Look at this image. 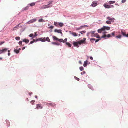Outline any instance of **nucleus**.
<instances>
[{
  "instance_id": "nucleus-30",
  "label": "nucleus",
  "mask_w": 128,
  "mask_h": 128,
  "mask_svg": "<svg viewBox=\"0 0 128 128\" xmlns=\"http://www.w3.org/2000/svg\"><path fill=\"white\" fill-rule=\"evenodd\" d=\"M83 27H84V26H81L80 27L77 28L76 29V30H79L82 29V28H83Z\"/></svg>"
},
{
  "instance_id": "nucleus-25",
  "label": "nucleus",
  "mask_w": 128,
  "mask_h": 128,
  "mask_svg": "<svg viewBox=\"0 0 128 128\" xmlns=\"http://www.w3.org/2000/svg\"><path fill=\"white\" fill-rule=\"evenodd\" d=\"M53 38L54 40H58V38L55 36H54L53 37Z\"/></svg>"
},
{
  "instance_id": "nucleus-34",
  "label": "nucleus",
  "mask_w": 128,
  "mask_h": 128,
  "mask_svg": "<svg viewBox=\"0 0 128 128\" xmlns=\"http://www.w3.org/2000/svg\"><path fill=\"white\" fill-rule=\"evenodd\" d=\"M121 32L123 36H126V34L124 32L122 31H121Z\"/></svg>"
},
{
  "instance_id": "nucleus-54",
  "label": "nucleus",
  "mask_w": 128,
  "mask_h": 128,
  "mask_svg": "<svg viewBox=\"0 0 128 128\" xmlns=\"http://www.w3.org/2000/svg\"><path fill=\"white\" fill-rule=\"evenodd\" d=\"M100 40V39H98L96 40L95 42H98Z\"/></svg>"
},
{
  "instance_id": "nucleus-23",
  "label": "nucleus",
  "mask_w": 128,
  "mask_h": 128,
  "mask_svg": "<svg viewBox=\"0 0 128 128\" xmlns=\"http://www.w3.org/2000/svg\"><path fill=\"white\" fill-rule=\"evenodd\" d=\"M38 21L39 22H45L44 20H43V19H42V18H41V19L38 20Z\"/></svg>"
},
{
  "instance_id": "nucleus-56",
  "label": "nucleus",
  "mask_w": 128,
  "mask_h": 128,
  "mask_svg": "<svg viewBox=\"0 0 128 128\" xmlns=\"http://www.w3.org/2000/svg\"><path fill=\"white\" fill-rule=\"evenodd\" d=\"M17 29V28L15 27H14L13 29V30H16Z\"/></svg>"
},
{
  "instance_id": "nucleus-61",
  "label": "nucleus",
  "mask_w": 128,
  "mask_h": 128,
  "mask_svg": "<svg viewBox=\"0 0 128 128\" xmlns=\"http://www.w3.org/2000/svg\"><path fill=\"white\" fill-rule=\"evenodd\" d=\"M32 92H30V93H29V95H30V96H31L32 94Z\"/></svg>"
},
{
  "instance_id": "nucleus-29",
  "label": "nucleus",
  "mask_w": 128,
  "mask_h": 128,
  "mask_svg": "<svg viewBox=\"0 0 128 128\" xmlns=\"http://www.w3.org/2000/svg\"><path fill=\"white\" fill-rule=\"evenodd\" d=\"M14 52L16 53V54L18 53L19 52V50H14Z\"/></svg>"
},
{
  "instance_id": "nucleus-53",
  "label": "nucleus",
  "mask_w": 128,
  "mask_h": 128,
  "mask_svg": "<svg viewBox=\"0 0 128 128\" xmlns=\"http://www.w3.org/2000/svg\"><path fill=\"white\" fill-rule=\"evenodd\" d=\"M115 32H113L112 34V35L113 36H114V35Z\"/></svg>"
},
{
  "instance_id": "nucleus-27",
  "label": "nucleus",
  "mask_w": 128,
  "mask_h": 128,
  "mask_svg": "<svg viewBox=\"0 0 128 128\" xmlns=\"http://www.w3.org/2000/svg\"><path fill=\"white\" fill-rule=\"evenodd\" d=\"M90 40L91 42L93 43L94 41L95 40V39L94 38H92L90 39Z\"/></svg>"
},
{
  "instance_id": "nucleus-9",
  "label": "nucleus",
  "mask_w": 128,
  "mask_h": 128,
  "mask_svg": "<svg viewBox=\"0 0 128 128\" xmlns=\"http://www.w3.org/2000/svg\"><path fill=\"white\" fill-rule=\"evenodd\" d=\"M52 2H49L48 4L46 5L47 8L51 7L52 6Z\"/></svg>"
},
{
  "instance_id": "nucleus-59",
  "label": "nucleus",
  "mask_w": 128,
  "mask_h": 128,
  "mask_svg": "<svg viewBox=\"0 0 128 128\" xmlns=\"http://www.w3.org/2000/svg\"><path fill=\"white\" fill-rule=\"evenodd\" d=\"M25 47H23L22 48V50H24V49H25Z\"/></svg>"
},
{
  "instance_id": "nucleus-22",
  "label": "nucleus",
  "mask_w": 128,
  "mask_h": 128,
  "mask_svg": "<svg viewBox=\"0 0 128 128\" xmlns=\"http://www.w3.org/2000/svg\"><path fill=\"white\" fill-rule=\"evenodd\" d=\"M66 44L69 47H70L72 46V45L69 42H66Z\"/></svg>"
},
{
  "instance_id": "nucleus-7",
  "label": "nucleus",
  "mask_w": 128,
  "mask_h": 128,
  "mask_svg": "<svg viewBox=\"0 0 128 128\" xmlns=\"http://www.w3.org/2000/svg\"><path fill=\"white\" fill-rule=\"evenodd\" d=\"M104 6L106 8H109L112 7H114V6L112 5L109 6L106 4H104Z\"/></svg>"
},
{
  "instance_id": "nucleus-11",
  "label": "nucleus",
  "mask_w": 128,
  "mask_h": 128,
  "mask_svg": "<svg viewBox=\"0 0 128 128\" xmlns=\"http://www.w3.org/2000/svg\"><path fill=\"white\" fill-rule=\"evenodd\" d=\"M107 19L108 20H110L112 22H113L114 20V18H111L110 16L107 17Z\"/></svg>"
},
{
  "instance_id": "nucleus-60",
  "label": "nucleus",
  "mask_w": 128,
  "mask_h": 128,
  "mask_svg": "<svg viewBox=\"0 0 128 128\" xmlns=\"http://www.w3.org/2000/svg\"><path fill=\"white\" fill-rule=\"evenodd\" d=\"M90 59L91 60H93V58L92 57H90Z\"/></svg>"
},
{
  "instance_id": "nucleus-35",
  "label": "nucleus",
  "mask_w": 128,
  "mask_h": 128,
  "mask_svg": "<svg viewBox=\"0 0 128 128\" xmlns=\"http://www.w3.org/2000/svg\"><path fill=\"white\" fill-rule=\"evenodd\" d=\"M36 33H37V32H35V33H34V34H35L34 35V36H33V37L32 38H34L36 36H37L38 35L36 34Z\"/></svg>"
},
{
  "instance_id": "nucleus-16",
  "label": "nucleus",
  "mask_w": 128,
  "mask_h": 128,
  "mask_svg": "<svg viewBox=\"0 0 128 128\" xmlns=\"http://www.w3.org/2000/svg\"><path fill=\"white\" fill-rule=\"evenodd\" d=\"M95 32H90L91 34V36L92 37L95 36H96V33L94 34Z\"/></svg>"
},
{
  "instance_id": "nucleus-47",
  "label": "nucleus",
  "mask_w": 128,
  "mask_h": 128,
  "mask_svg": "<svg viewBox=\"0 0 128 128\" xmlns=\"http://www.w3.org/2000/svg\"><path fill=\"white\" fill-rule=\"evenodd\" d=\"M4 43V42H0V45H2Z\"/></svg>"
},
{
  "instance_id": "nucleus-4",
  "label": "nucleus",
  "mask_w": 128,
  "mask_h": 128,
  "mask_svg": "<svg viewBox=\"0 0 128 128\" xmlns=\"http://www.w3.org/2000/svg\"><path fill=\"white\" fill-rule=\"evenodd\" d=\"M46 40V39L45 37L42 38H40L36 39V41H40L42 42H45Z\"/></svg>"
},
{
  "instance_id": "nucleus-37",
  "label": "nucleus",
  "mask_w": 128,
  "mask_h": 128,
  "mask_svg": "<svg viewBox=\"0 0 128 128\" xmlns=\"http://www.w3.org/2000/svg\"><path fill=\"white\" fill-rule=\"evenodd\" d=\"M46 40L48 42H50V40L48 37H46Z\"/></svg>"
},
{
  "instance_id": "nucleus-15",
  "label": "nucleus",
  "mask_w": 128,
  "mask_h": 128,
  "mask_svg": "<svg viewBox=\"0 0 128 128\" xmlns=\"http://www.w3.org/2000/svg\"><path fill=\"white\" fill-rule=\"evenodd\" d=\"M103 27L104 30H109L110 29V27L108 26H104Z\"/></svg>"
},
{
  "instance_id": "nucleus-63",
  "label": "nucleus",
  "mask_w": 128,
  "mask_h": 128,
  "mask_svg": "<svg viewBox=\"0 0 128 128\" xmlns=\"http://www.w3.org/2000/svg\"><path fill=\"white\" fill-rule=\"evenodd\" d=\"M125 36L128 37V34H127L126 35V36Z\"/></svg>"
},
{
  "instance_id": "nucleus-51",
  "label": "nucleus",
  "mask_w": 128,
  "mask_h": 128,
  "mask_svg": "<svg viewBox=\"0 0 128 128\" xmlns=\"http://www.w3.org/2000/svg\"><path fill=\"white\" fill-rule=\"evenodd\" d=\"M126 1V0H122V3L125 2Z\"/></svg>"
},
{
  "instance_id": "nucleus-26",
  "label": "nucleus",
  "mask_w": 128,
  "mask_h": 128,
  "mask_svg": "<svg viewBox=\"0 0 128 128\" xmlns=\"http://www.w3.org/2000/svg\"><path fill=\"white\" fill-rule=\"evenodd\" d=\"M59 25L60 27H62L64 26V24L62 22H59Z\"/></svg>"
},
{
  "instance_id": "nucleus-5",
  "label": "nucleus",
  "mask_w": 128,
  "mask_h": 128,
  "mask_svg": "<svg viewBox=\"0 0 128 128\" xmlns=\"http://www.w3.org/2000/svg\"><path fill=\"white\" fill-rule=\"evenodd\" d=\"M72 43L74 46L76 47L77 48H78L79 47L78 45L79 44L78 41L77 42H73Z\"/></svg>"
},
{
  "instance_id": "nucleus-62",
  "label": "nucleus",
  "mask_w": 128,
  "mask_h": 128,
  "mask_svg": "<svg viewBox=\"0 0 128 128\" xmlns=\"http://www.w3.org/2000/svg\"><path fill=\"white\" fill-rule=\"evenodd\" d=\"M79 63L80 64H82V62H81V61H79Z\"/></svg>"
},
{
  "instance_id": "nucleus-28",
  "label": "nucleus",
  "mask_w": 128,
  "mask_h": 128,
  "mask_svg": "<svg viewBox=\"0 0 128 128\" xmlns=\"http://www.w3.org/2000/svg\"><path fill=\"white\" fill-rule=\"evenodd\" d=\"M115 2L114 1H110L108 3L110 4H113L115 3Z\"/></svg>"
},
{
  "instance_id": "nucleus-38",
  "label": "nucleus",
  "mask_w": 128,
  "mask_h": 128,
  "mask_svg": "<svg viewBox=\"0 0 128 128\" xmlns=\"http://www.w3.org/2000/svg\"><path fill=\"white\" fill-rule=\"evenodd\" d=\"M17 40H19L20 39V38L19 37H16L15 38Z\"/></svg>"
},
{
  "instance_id": "nucleus-18",
  "label": "nucleus",
  "mask_w": 128,
  "mask_h": 128,
  "mask_svg": "<svg viewBox=\"0 0 128 128\" xmlns=\"http://www.w3.org/2000/svg\"><path fill=\"white\" fill-rule=\"evenodd\" d=\"M59 22H54V24L56 26L58 27L59 25Z\"/></svg>"
},
{
  "instance_id": "nucleus-57",
  "label": "nucleus",
  "mask_w": 128,
  "mask_h": 128,
  "mask_svg": "<svg viewBox=\"0 0 128 128\" xmlns=\"http://www.w3.org/2000/svg\"><path fill=\"white\" fill-rule=\"evenodd\" d=\"M33 42H37V41H36V40L34 39H33Z\"/></svg>"
},
{
  "instance_id": "nucleus-2",
  "label": "nucleus",
  "mask_w": 128,
  "mask_h": 128,
  "mask_svg": "<svg viewBox=\"0 0 128 128\" xmlns=\"http://www.w3.org/2000/svg\"><path fill=\"white\" fill-rule=\"evenodd\" d=\"M86 38H84L83 40L78 41L79 44H85L86 42Z\"/></svg>"
},
{
  "instance_id": "nucleus-20",
  "label": "nucleus",
  "mask_w": 128,
  "mask_h": 128,
  "mask_svg": "<svg viewBox=\"0 0 128 128\" xmlns=\"http://www.w3.org/2000/svg\"><path fill=\"white\" fill-rule=\"evenodd\" d=\"M46 8H47L46 5L42 6L40 8L41 9H44Z\"/></svg>"
},
{
  "instance_id": "nucleus-58",
  "label": "nucleus",
  "mask_w": 128,
  "mask_h": 128,
  "mask_svg": "<svg viewBox=\"0 0 128 128\" xmlns=\"http://www.w3.org/2000/svg\"><path fill=\"white\" fill-rule=\"evenodd\" d=\"M33 42H34L33 41H30V44H32L33 43Z\"/></svg>"
},
{
  "instance_id": "nucleus-33",
  "label": "nucleus",
  "mask_w": 128,
  "mask_h": 128,
  "mask_svg": "<svg viewBox=\"0 0 128 128\" xmlns=\"http://www.w3.org/2000/svg\"><path fill=\"white\" fill-rule=\"evenodd\" d=\"M86 32L85 30L82 31L80 32L82 34H83L84 33H85Z\"/></svg>"
},
{
  "instance_id": "nucleus-8",
  "label": "nucleus",
  "mask_w": 128,
  "mask_h": 128,
  "mask_svg": "<svg viewBox=\"0 0 128 128\" xmlns=\"http://www.w3.org/2000/svg\"><path fill=\"white\" fill-rule=\"evenodd\" d=\"M62 30H57V29H55L54 30V31L55 32H56L58 33H60L62 34Z\"/></svg>"
},
{
  "instance_id": "nucleus-64",
  "label": "nucleus",
  "mask_w": 128,
  "mask_h": 128,
  "mask_svg": "<svg viewBox=\"0 0 128 128\" xmlns=\"http://www.w3.org/2000/svg\"><path fill=\"white\" fill-rule=\"evenodd\" d=\"M56 45H59V44L58 43H57V44H56Z\"/></svg>"
},
{
  "instance_id": "nucleus-42",
  "label": "nucleus",
  "mask_w": 128,
  "mask_h": 128,
  "mask_svg": "<svg viewBox=\"0 0 128 128\" xmlns=\"http://www.w3.org/2000/svg\"><path fill=\"white\" fill-rule=\"evenodd\" d=\"M74 78L77 80L78 81H79L80 79L79 78H78L76 76H74Z\"/></svg>"
},
{
  "instance_id": "nucleus-50",
  "label": "nucleus",
  "mask_w": 128,
  "mask_h": 128,
  "mask_svg": "<svg viewBox=\"0 0 128 128\" xmlns=\"http://www.w3.org/2000/svg\"><path fill=\"white\" fill-rule=\"evenodd\" d=\"M8 56H9L10 55V50H8Z\"/></svg>"
},
{
  "instance_id": "nucleus-3",
  "label": "nucleus",
  "mask_w": 128,
  "mask_h": 128,
  "mask_svg": "<svg viewBox=\"0 0 128 128\" xmlns=\"http://www.w3.org/2000/svg\"><path fill=\"white\" fill-rule=\"evenodd\" d=\"M36 20V18L33 19L27 22L28 24H30L33 23L34 22H35Z\"/></svg>"
},
{
  "instance_id": "nucleus-21",
  "label": "nucleus",
  "mask_w": 128,
  "mask_h": 128,
  "mask_svg": "<svg viewBox=\"0 0 128 128\" xmlns=\"http://www.w3.org/2000/svg\"><path fill=\"white\" fill-rule=\"evenodd\" d=\"M88 62V61L87 60H86L84 62V64L83 66L84 67H86L87 66V63Z\"/></svg>"
},
{
  "instance_id": "nucleus-45",
  "label": "nucleus",
  "mask_w": 128,
  "mask_h": 128,
  "mask_svg": "<svg viewBox=\"0 0 128 128\" xmlns=\"http://www.w3.org/2000/svg\"><path fill=\"white\" fill-rule=\"evenodd\" d=\"M67 40V38H66L64 40H63V42L64 43L66 42Z\"/></svg>"
},
{
  "instance_id": "nucleus-41",
  "label": "nucleus",
  "mask_w": 128,
  "mask_h": 128,
  "mask_svg": "<svg viewBox=\"0 0 128 128\" xmlns=\"http://www.w3.org/2000/svg\"><path fill=\"white\" fill-rule=\"evenodd\" d=\"M80 69L81 71H82L84 70V68L82 66H81L80 67Z\"/></svg>"
},
{
  "instance_id": "nucleus-52",
  "label": "nucleus",
  "mask_w": 128,
  "mask_h": 128,
  "mask_svg": "<svg viewBox=\"0 0 128 128\" xmlns=\"http://www.w3.org/2000/svg\"><path fill=\"white\" fill-rule=\"evenodd\" d=\"M49 28H50L52 29H53L54 28V26H51L49 27Z\"/></svg>"
},
{
  "instance_id": "nucleus-13",
  "label": "nucleus",
  "mask_w": 128,
  "mask_h": 128,
  "mask_svg": "<svg viewBox=\"0 0 128 128\" xmlns=\"http://www.w3.org/2000/svg\"><path fill=\"white\" fill-rule=\"evenodd\" d=\"M111 36V35L110 34H108L107 35H106L105 34H104L102 36V38H105L106 37L108 38H109Z\"/></svg>"
},
{
  "instance_id": "nucleus-39",
  "label": "nucleus",
  "mask_w": 128,
  "mask_h": 128,
  "mask_svg": "<svg viewBox=\"0 0 128 128\" xmlns=\"http://www.w3.org/2000/svg\"><path fill=\"white\" fill-rule=\"evenodd\" d=\"M58 41L60 42H63V40L62 39H58Z\"/></svg>"
},
{
  "instance_id": "nucleus-49",
  "label": "nucleus",
  "mask_w": 128,
  "mask_h": 128,
  "mask_svg": "<svg viewBox=\"0 0 128 128\" xmlns=\"http://www.w3.org/2000/svg\"><path fill=\"white\" fill-rule=\"evenodd\" d=\"M85 73V72L84 71H83L82 72H81V74L82 75H83Z\"/></svg>"
},
{
  "instance_id": "nucleus-36",
  "label": "nucleus",
  "mask_w": 128,
  "mask_h": 128,
  "mask_svg": "<svg viewBox=\"0 0 128 128\" xmlns=\"http://www.w3.org/2000/svg\"><path fill=\"white\" fill-rule=\"evenodd\" d=\"M96 36L97 38H100L99 35L97 33H96V36Z\"/></svg>"
},
{
  "instance_id": "nucleus-46",
  "label": "nucleus",
  "mask_w": 128,
  "mask_h": 128,
  "mask_svg": "<svg viewBox=\"0 0 128 128\" xmlns=\"http://www.w3.org/2000/svg\"><path fill=\"white\" fill-rule=\"evenodd\" d=\"M33 36H34V35H33V34H30V35H29V36L30 37H32V38L33 37Z\"/></svg>"
},
{
  "instance_id": "nucleus-32",
  "label": "nucleus",
  "mask_w": 128,
  "mask_h": 128,
  "mask_svg": "<svg viewBox=\"0 0 128 128\" xmlns=\"http://www.w3.org/2000/svg\"><path fill=\"white\" fill-rule=\"evenodd\" d=\"M29 7V6L28 5V6H26V7H25L24 8V10H28V9Z\"/></svg>"
},
{
  "instance_id": "nucleus-17",
  "label": "nucleus",
  "mask_w": 128,
  "mask_h": 128,
  "mask_svg": "<svg viewBox=\"0 0 128 128\" xmlns=\"http://www.w3.org/2000/svg\"><path fill=\"white\" fill-rule=\"evenodd\" d=\"M102 31H104V30H103V27L102 28H101L100 29H98V32L100 33H101V32H102Z\"/></svg>"
},
{
  "instance_id": "nucleus-55",
  "label": "nucleus",
  "mask_w": 128,
  "mask_h": 128,
  "mask_svg": "<svg viewBox=\"0 0 128 128\" xmlns=\"http://www.w3.org/2000/svg\"><path fill=\"white\" fill-rule=\"evenodd\" d=\"M52 44H53L56 45L57 44V43L55 42H52Z\"/></svg>"
},
{
  "instance_id": "nucleus-14",
  "label": "nucleus",
  "mask_w": 128,
  "mask_h": 128,
  "mask_svg": "<svg viewBox=\"0 0 128 128\" xmlns=\"http://www.w3.org/2000/svg\"><path fill=\"white\" fill-rule=\"evenodd\" d=\"M69 32L70 33V34H71L72 35L74 36H78L77 34L75 32H72L71 31H70Z\"/></svg>"
},
{
  "instance_id": "nucleus-24",
  "label": "nucleus",
  "mask_w": 128,
  "mask_h": 128,
  "mask_svg": "<svg viewBox=\"0 0 128 128\" xmlns=\"http://www.w3.org/2000/svg\"><path fill=\"white\" fill-rule=\"evenodd\" d=\"M35 3L34 2H32L30 4H28V5L30 6H34L35 5Z\"/></svg>"
},
{
  "instance_id": "nucleus-31",
  "label": "nucleus",
  "mask_w": 128,
  "mask_h": 128,
  "mask_svg": "<svg viewBox=\"0 0 128 128\" xmlns=\"http://www.w3.org/2000/svg\"><path fill=\"white\" fill-rule=\"evenodd\" d=\"M106 24H110L112 23L109 20L106 21Z\"/></svg>"
},
{
  "instance_id": "nucleus-48",
  "label": "nucleus",
  "mask_w": 128,
  "mask_h": 128,
  "mask_svg": "<svg viewBox=\"0 0 128 128\" xmlns=\"http://www.w3.org/2000/svg\"><path fill=\"white\" fill-rule=\"evenodd\" d=\"M35 102V101L34 100H32L31 101L30 103L33 104V103H34Z\"/></svg>"
},
{
  "instance_id": "nucleus-44",
  "label": "nucleus",
  "mask_w": 128,
  "mask_h": 128,
  "mask_svg": "<svg viewBox=\"0 0 128 128\" xmlns=\"http://www.w3.org/2000/svg\"><path fill=\"white\" fill-rule=\"evenodd\" d=\"M18 44L19 45H22V41H20L18 42Z\"/></svg>"
},
{
  "instance_id": "nucleus-40",
  "label": "nucleus",
  "mask_w": 128,
  "mask_h": 128,
  "mask_svg": "<svg viewBox=\"0 0 128 128\" xmlns=\"http://www.w3.org/2000/svg\"><path fill=\"white\" fill-rule=\"evenodd\" d=\"M122 36L121 35H119L118 36H116V38H120Z\"/></svg>"
},
{
  "instance_id": "nucleus-10",
  "label": "nucleus",
  "mask_w": 128,
  "mask_h": 128,
  "mask_svg": "<svg viewBox=\"0 0 128 128\" xmlns=\"http://www.w3.org/2000/svg\"><path fill=\"white\" fill-rule=\"evenodd\" d=\"M36 106V109H38L39 108L42 109L43 108V107L40 104H37Z\"/></svg>"
},
{
  "instance_id": "nucleus-43",
  "label": "nucleus",
  "mask_w": 128,
  "mask_h": 128,
  "mask_svg": "<svg viewBox=\"0 0 128 128\" xmlns=\"http://www.w3.org/2000/svg\"><path fill=\"white\" fill-rule=\"evenodd\" d=\"M20 24H18L16 26H15V27H16V28L17 29V28H19V25H20Z\"/></svg>"
},
{
  "instance_id": "nucleus-6",
  "label": "nucleus",
  "mask_w": 128,
  "mask_h": 128,
  "mask_svg": "<svg viewBox=\"0 0 128 128\" xmlns=\"http://www.w3.org/2000/svg\"><path fill=\"white\" fill-rule=\"evenodd\" d=\"M8 50V48H4L2 50H0V54L6 52Z\"/></svg>"
},
{
  "instance_id": "nucleus-19",
  "label": "nucleus",
  "mask_w": 128,
  "mask_h": 128,
  "mask_svg": "<svg viewBox=\"0 0 128 128\" xmlns=\"http://www.w3.org/2000/svg\"><path fill=\"white\" fill-rule=\"evenodd\" d=\"M22 41L23 42H25L26 44L28 43L29 41L28 40L25 39L23 40Z\"/></svg>"
},
{
  "instance_id": "nucleus-12",
  "label": "nucleus",
  "mask_w": 128,
  "mask_h": 128,
  "mask_svg": "<svg viewBox=\"0 0 128 128\" xmlns=\"http://www.w3.org/2000/svg\"><path fill=\"white\" fill-rule=\"evenodd\" d=\"M97 5V2H96L94 1L92 2V6L93 7H95Z\"/></svg>"
},
{
  "instance_id": "nucleus-1",
  "label": "nucleus",
  "mask_w": 128,
  "mask_h": 128,
  "mask_svg": "<svg viewBox=\"0 0 128 128\" xmlns=\"http://www.w3.org/2000/svg\"><path fill=\"white\" fill-rule=\"evenodd\" d=\"M46 104L47 106L51 107H54L56 106V104L53 102L49 103H46Z\"/></svg>"
}]
</instances>
